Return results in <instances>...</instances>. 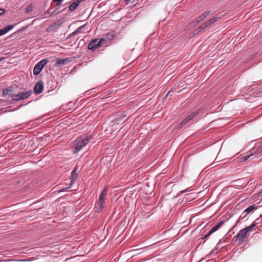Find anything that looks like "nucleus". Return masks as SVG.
<instances>
[{"label":"nucleus","mask_w":262,"mask_h":262,"mask_svg":"<svg viewBox=\"0 0 262 262\" xmlns=\"http://www.w3.org/2000/svg\"><path fill=\"white\" fill-rule=\"evenodd\" d=\"M92 139V136L91 135H84L77 138L74 141L73 153L76 154L79 151Z\"/></svg>","instance_id":"f257e3e1"},{"label":"nucleus","mask_w":262,"mask_h":262,"mask_svg":"<svg viewBox=\"0 0 262 262\" xmlns=\"http://www.w3.org/2000/svg\"><path fill=\"white\" fill-rule=\"evenodd\" d=\"M107 187H105L99 195L98 201L95 206V211L97 212H101L104 207L106 196L107 194Z\"/></svg>","instance_id":"f03ea898"},{"label":"nucleus","mask_w":262,"mask_h":262,"mask_svg":"<svg viewBox=\"0 0 262 262\" xmlns=\"http://www.w3.org/2000/svg\"><path fill=\"white\" fill-rule=\"evenodd\" d=\"M255 226V224H252L250 226L241 230L234 237V238L236 237V240H238L239 245H242L244 243L245 239L248 236V233L251 231Z\"/></svg>","instance_id":"7ed1b4c3"},{"label":"nucleus","mask_w":262,"mask_h":262,"mask_svg":"<svg viewBox=\"0 0 262 262\" xmlns=\"http://www.w3.org/2000/svg\"><path fill=\"white\" fill-rule=\"evenodd\" d=\"M31 94V90H29L27 92H21L17 94H14V95H12V100L15 101L24 100L29 97Z\"/></svg>","instance_id":"20e7f679"},{"label":"nucleus","mask_w":262,"mask_h":262,"mask_svg":"<svg viewBox=\"0 0 262 262\" xmlns=\"http://www.w3.org/2000/svg\"><path fill=\"white\" fill-rule=\"evenodd\" d=\"M48 60L47 58L43 59L38 62L34 67L33 69V74L35 75L39 74L43 67L48 63Z\"/></svg>","instance_id":"39448f33"},{"label":"nucleus","mask_w":262,"mask_h":262,"mask_svg":"<svg viewBox=\"0 0 262 262\" xmlns=\"http://www.w3.org/2000/svg\"><path fill=\"white\" fill-rule=\"evenodd\" d=\"M220 18V17H213L211 18L210 19H209L208 21H206V23L202 24L201 26H200L199 28H198V31H200L201 30H203V29L207 28L208 26H210L213 23L217 21Z\"/></svg>","instance_id":"423d86ee"},{"label":"nucleus","mask_w":262,"mask_h":262,"mask_svg":"<svg viewBox=\"0 0 262 262\" xmlns=\"http://www.w3.org/2000/svg\"><path fill=\"white\" fill-rule=\"evenodd\" d=\"M43 89V83L41 81L37 82L34 87V93L36 95L40 94Z\"/></svg>","instance_id":"0eeeda50"},{"label":"nucleus","mask_w":262,"mask_h":262,"mask_svg":"<svg viewBox=\"0 0 262 262\" xmlns=\"http://www.w3.org/2000/svg\"><path fill=\"white\" fill-rule=\"evenodd\" d=\"M101 46L99 42L98 39L92 40L88 44V49L90 50H94Z\"/></svg>","instance_id":"6e6552de"},{"label":"nucleus","mask_w":262,"mask_h":262,"mask_svg":"<svg viewBox=\"0 0 262 262\" xmlns=\"http://www.w3.org/2000/svg\"><path fill=\"white\" fill-rule=\"evenodd\" d=\"M224 224L223 221H221L220 223H219L216 225L214 226L205 235L204 237L201 238L202 239H203L204 238L208 237L210 235H211L213 232L217 231Z\"/></svg>","instance_id":"1a4fd4ad"},{"label":"nucleus","mask_w":262,"mask_h":262,"mask_svg":"<svg viewBox=\"0 0 262 262\" xmlns=\"http://www.w3.org/2000/svg\"><path fill=\"white\" fill-rule=\"evenodd\" d=\"M62 24V23L60 22V20H58L53 24L52 25L50 26L47 31H55L58 28H59Z\"/></svg>","instance_id":"9d476101"},{"label":"nucleus","mask_w":262,"mask_h":262,"mask_svg":"<svg viewBox=\"0 0 262 262\" xmlns=\"http://www.w3.org/2000/svg\"><path fill=\"white\" fill-rule=\"evenodd\" d=\"M256 208L257 207L255 206V205L249 206L243 212L242 214V215H243V218H245L249 213H250L253 210L256 209Z\"/></svg>","instance_id":"9b49d317"},{"label":"nucleus","mask_w":262,"mask_h":262,"mask_svg":"<svg viewBox=\"0 0 262 262\" xmlns=\"http://www.w3.org/2000/svg\"><path fill=\"white\" fill-rule=\"evenodd\" d=\"M70 60L69 58H60L58 59L56 61V66H64L67 64L68 63L70 62Z\"/></svg>","instance_id":"f8f14e48"},{"label":"nucleus","mask_w":262,"mask_h":262,"mask_svg":"<svg viewBox=\"0 0 262 262\" xmlns=\"http://www.w3.org/2000/svg\"><path fill=\"white\" fill-rule=\"evenodd\" d=\"M75 1L69 6V10L71 12L75 10L80 3V1L74 0Z\"/></svg>","instance_id":"ddd939ff"},{"label":"nucleus","mask_w":262,"mask_h":262,"mask_svg":"<svg viewBox=\"0 0 262 262\" xmlns=\"http://www.w3.org/2000/svg\"><path fill=\"white\" fill-rule=\"evenodd\" d=\"M14 27V26L12 25L7 26L6 27H4L2 29H0V36L6 34L7 32L12 29Z\"/></svg>","instance_id":"4468645a"},{"label":"nucleus","mask_w":262,"mask_h":262,"mask_svg":"<svg viewBox=\"0 0 262 262\" xmlns=\"http://www.w3.org/2000/svg\"><path fill=\"white\" fill-rule=\"evenodd\" d=\"M108 42H111L114 38V34L113 33H108L104 36Z\"/></svg>","instance_id":"2eb2a0df"},{"label":"nucleus","mask_w":262,"mask_h":262,"mask_svg":"<svg viewBox=\"0 0 262 262\" xmlns=\"http://www.w3.org/2000/svg\"><path fill=\"white\" fill-rule=\"evenodd\" d=\"M211 11H207L205 12H204L202 15H201L199 17V20H198V23L201 20H203L204 18H205L208 15H209L210 14Z\"/></svg>","instance_id":"dca6fc26"},{"label":"nucleus","mask_w":262,"mask_h":262,"mask_svg":"<svg viewBox=\"0 0 262 262\" xmlns=\"http://www.w3.org/2000/svg\"><path fill=\"white\" fill-rule=\"evenodd\" d=\"M77 168L75 167L71 172V177L72 178L73 180H76L77 178Z\"/></svg>","instance_id":"f3484780"},{"label":"nucleus","mask_w":262,"mask_h":262,"mask_svg":"<svg viewBox=\"0 0 262 262\" xmlns=\"http://www.w3.org/2000/svg\"><path fill=\"white\" fill-rule=\"evenodd\" d=\"M13 91L12 90L9 89H5L3 91V95H9L11 96L12 98V95H14V94L12 93Z\"/></svg>","instance_id":"a211bd4d"},{"label":"nucleus","mask_w":262,"mask_h":262,"mask_svg":"<svg viewBox=\"0 0 262 262\" xmlns=\"http://www.w3.org/2000/svg\"><path fill=\"white\" fill-rule=\"evenodd\" d=\"M84 27V25L81 26V27L78 28L75 31H74L71 34L70 36H73L75 34H77V33H80L81 32L82 28H83Z\"/></svg>","instance_id":"6ab92c4d"},{"label":"nucleus","mask_w":262,"mask_h":262,"mask_svg":"<svg viewBox=\"0 0 262 262\" xmlns=\"http://www.w3.org/2000/svg\"><path fill=\"white\" fill-rule=\"evenodd\" d=\"M98 40H99V42L100 43L101 46L102 45H104V44H105V43L108 42V41L107 40V39H106V38L105 37H102L101 39H98Z\"/></svg>","instance_id":"aec40b11"},{"label":"nucleus","mask_w":262,"mask_h":262,"mask_svg":"<svg viewBox=\"0 0 262 262\" xmlns=\"http://www.w3.org/2000/svg\"><path fill=\"white\" fill-rule=\"evenodd\" d=\"M196 114H195V112H193L191 114H190V115H189L187 117H186V119H187V120L188 121H190L192 118H193L195 116Z\"/></svg>","instance_id":"412c9836"},{"label":"nucleus","mask_w":262,"mask_h":262,"mask_svg":"<svg viewBox=\"0 0 262 262\" xmlns=\"http://www.w3.org/2000/svg\"><path fill=\"white\" fill-rule=\"evenodd\" d=\"M28 26H29V25L26 26H25V27H23V28H21L19 29L17 31V32H20L24 31V30H25L26 29H27L28 28Z\"/></svg>","instance_id":"4be33fe9"},{"label":"nucleus","mask_w":262,"mask_h":262,"mask_svg":"<svg viewBox=\"0 0 262 262\" xmlns=\"http://www.w3.org/2000/svg\"><path fill=\"white\" fill-rule=\"evenodd\" d=\"M62 1L63 0H53V2H57L56 6L60 5Z\"/></svg>","instance_id":"5701e85b"},{"label":"nucleus","mask_w":262,"mask_h":262,"mask_svg":"<svg viewBox=\"0 0 262 262\" xmlns=\"http://www.w3.org/2000/svg\"><path fill=\"white\" fill-rule=\"evenodd\" d=\"M32 9V6L31 5H29L27 7L26 12H29L30 11H31Z\"/></svg>","instance_id":"b1692460"},{"label":"nucleus","mask_w":262,"mask_h":262,"mask_svg":"<svg viewBox=\"0 0 262 262\" xmlns=\"http://www.w3.org/2000/svg\"><path fill=\"white\" fill-rule=\"evenodd\" d=\"M189 121L186 119V118L184 119L181 122L182 124H183L184 125H185L187 123H188Z\"/></svg>","instance_id":"393cba45"},{"label":"nucleus","mask_w":262,"mask_h":262,"mask_svg":"<svg viewBox=\"0 0 262 262\" xmlns=\"http://www.w3.org/2000/svg\"><path fill=\"white\" fill-rule=\"evenodd\" d=\"M5 12V9L0 8V15L4 14Z\"/></svg>","instance_id":"a878e982"},{"label":"nucleus","mask_w":262,"mask_h":262,"mask_svg":"<svg viewBox=\"0 0 262 262\" xmlns=\"http://www.w3.org/2000/svg\"><path fill=\"white\" fill-rule=\"evenodd\" d=\"M252 155V154H250L249 155H247V156H245L244 157V160H248Z\"/></svg>","instance_id":"bb28decb"},{"label":"nucleus","mask_w":262,"mask_h":262,"mask_svg":"<svg viewBox=\"0 0 262 262\" xmlns=\"http://www.w3.org/2000/svg\"><path fill=\"white\" fill-rule=\"evenodd\" d=\"M184 125L183 124H182V122H181L180 123H179V124L178 125V129H180Z\"/></svg>","instance_id":"cd10ccee"},{"label":"nucleus","mask_w":262,"mask_h":262,"mask_svg":"<svg viewBox=\"0 0 262 262\" xmlns=\"http://www.w3.org/2000/svg\"><path fill=\"white\" fill-rule=\"evenodd\" d=\"M5 59V57H0V61H3Z\"/></svg>","instance_id":"c85d7f7f"},{"label":"nucleus","mask_w":262,"mask_h":262,"mask_svg":"<svg viewBox=\"0 0 262 262\" xmlns=\"http://www.w3.org/2000/svg\"><path fill=\"white\" fill-rule=\"evenodd\" d=\"M68 189V188H64L59 191V192L64 191L66 189Z\"/></svg>","instance_id":"c756f323"},{"label":"nucleus","mask_w":262,"mask_h":262,"mask_svg":"<svg viewBox=\"0 0 262 262\" xmlns=\"http://www.w3.org/2000/svg\"><path fill=\"white\" fill-rule=\"evenodd\" d=\"M191 26H193V27H195V23H192V24L191 25Z\"/></svg>","instance_id":"7c9ffc66"},{"label":"nucleus","mask_w":262,"mask_h":262,"mask_svg":"<svg viewBox=\"0 0 262 262\" xmlns=\"http://www.w3.org/2000/svg\"><path fill=\"white\" fill-rule=\"evenodd\" d=\"M194 231H195V229H194V230H193L192 232H194Z\"/></svg>","instance_id":"2f4dec72"}]
</instances>
